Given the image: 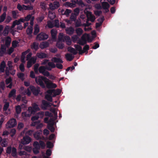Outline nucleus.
I'll return each instance as SVG.
<instances>
[{
	"mask_svg": "<svg viewBox=\"0 0 158 158\" xmlns=\"http://www.w3.org/2000/svg\"><path fill=\"white\" fill-rule=\"evenodd\" d=\"M19 42L16 40H14L12 43V46L13 48H15L19 45Z\"/></svg>",
	"mask_w": 158,
	"mask_h": 158,
	"instance_id": "nucleus-44",
	"label": "nucleus"
},
{
	"mask_svg": "<svg viewBox=\"0 0 158 158\" xmlns=\"http://www.w3.org/2000/svg\"><path fill=\"white\" fill-rule=\"evenodd\" d=\"M0 144L2 147H5L7 145V142L6 139H3L2 140Z\"/></svg>",
	"mask_w": 158,
	"mask_h": 158,
	"instance_id": "nucleus-40",
	"label": "nucleus"
},
{
	"mask_svg": "<svg viewBox=\"0 0 158 158\" xmlns=\"http://www.w3.org/2000/svg\"><path fill=\"white\" fill-rule=\"evenodd\" d=\"M33 17L32 16V15H31L29 14L27 15L26 17H25V18H23L24 20V22L25 21H29L30 19H31L32 17Z\"/></svg>",
	"mask_w": 158,
	"mask_h": 158,
	"instance_id": "nucleus-48",
	"label": "nucleus"
},
{
	"mask_svg": "<svg viewBox=\"0 0 158 158\" xmlns=\"http://www.w3.org/2000/svg\"><path fill=\"white\" fill-rule=\"evenodd\" d=\"M76 31L77 35H81L83 32L82 29L80 28L77 29L76 30Z\"/></svg>",
	"mask_w": 158,
	"mask_h": 158,
	"instance_id": "nucleus-54",
	"label": "nucleus"
},
{
	"mask_svg": "<svg viewBox=\"0 0 158 158\" xmlns=\"http://www.w3.org/2000/svg\"><path fill=\"white\" fill-rule=\"evenodd\" d=\"M48 17L51 19H53L56 17L55 13L49 11L48 14Z\"/></svg>",
	"mask_w": 158,
	"mask_h": 158,
	"instance_id": "nucleus-34",
	"label": "nucleus"
},
{
	"mask_svg": "<svg viewBox=\"0 0 158 158\" xmlns=\"http://www.w3.org/2000/svg\"><path fill=\"white\" fill-rule=\"evenodd\" d=\"M45 84L46 86L48 88H55L56 87L57 85L56 84L51 82L49 79H46Z\"/></svg>",
	"mask_w": 158,
	"mask_h": 158,
	"instance_id": "nucleus-8",
	"label": "nucleus"
},
{
	"mask_svg": "<svg viewBox=\"0 0 158 158\" xmlns=\"http://www.w3.org/2000/svg\"><path fill=\"white\" fill-rule=\"evenodd\" d=\"M29 50H28L27 51L23 52L22 53L21 57V61L23 63H25V56L27 53H28V54L27 55V60H29L30 59V58L32 54L31 53H29Z\"/></svg>",
	"mask_w": 158,
	"mask_h": 158,
	"instance_id": "nucleus-3",
	"label": "nucleus"
},
{
	"mask_svg": "<svg viewBox=\"0 0 158 158\" xmlns=\"http://www.w3.org/2000/svg\"><path fill=\"white\" fill-rule=\"evenodd\" d=\"M23 8L24 10H32L33 9V6L31 5L25 6L24 5H23Z\"/></svg>",
	"mask_w": 158,
	"mask_h": 158,
	"instance_id": "nucleus-45",
	"label": "nucleus"
},
{
	"mask_svg": "<svg viewBox=\"0 0 158 158\" xmlns=\"http://www.w3.org/2000/svg\"><path fill=\"white\" fill-rule=\"evenodd\" d=\"M11 41V39L10 37L7 36L5 38V46L6 47H8L10 45Z\"/></svg>",
	"mask_w": 158,
	"mask_h": 158,
	"instance_id": "nucleus-20",
	"label": "nucleus"
},
{
	"mask_svg": "<svg viewBox=\"0 0 158 158\" xmlns=\"http://www.w3.org/2000/svg\"><path fill=\"white\" fill-rule=\"evenodd\" d=\"M51 33L52 39L55 40L56 39V36L57 34V31L55 29H52L51 30Z\"/></svg>",
	"mask_w": 158,
	"mask_h": 158,
	"instance_id": "nucleus-24",
	"label": "nucleus"
},
{
	"mask_svg": "<svg viewBox=\"0 0 158 158\" xmlns=\"http://www.w3.org/2000/svg\"><path fill=\"white\" fill-rule=\"evenodd\" d=\"M51 60L52 62L55 63H62L63 61L62 59L60 58H57L56 57H54L52 58Z\"/></svg>",
	"mask_w": 158,
	"mask_h": 158,
	"instance_id": "nucleus-28",
	"label": "nucleus"
},
{
	"mask_svg": "<svg viewBox=\"0 0 158 158\" xmlns=\"http://www.w3.org/2000/svg\"><path fill=\"white\" fill-rule=\"evenodd\" d=\"M30 88H29L25 90L24 93V94H27L28 96L30 95L31 94V92L30 90Z\"/></svg>",
	"mask_w": 158,
	"mask_h": 158,
	"instance_id": "nucleus-61",
	"label": "nucleus"
},
{
	"mask_svg": "<svg viewBox=\"0 0 158 158\" xmlns=\"http://www.w3.org/2000/svg\"><path fill=\"white\" fill-rule=\"evenodd\" d=\"M39 44L36 42H34L31 46L32 49H34L35 51H36L38 49Z\"/></svg>",
	"mask_w": 158,
	"mask_h": 158,
	"instance_id": "nucleus-33",
	"label": "nucleus"
},
{
	"mask_svg": "<svg viewBox=\"0 0 158 158\" xmlns=\"http://www.w3.org/2000/svg\"><path fill=\"white\" fill-rule=\"evenodd\" d=\"M34 148L40 149V147L39 143L37 141L35 142L33 144Z\"/></svg>",
	"mask_w": 158,
	"mask_h": 158,
	"instance_id": "nucleus-51",
	"label": "nucleus"
},
{
	"mask_svg": "<svg viewBox=\"0 0 158 158\" xmlns=\"http://www.w3.org/2000/svg\"><path fill=\"white\" fill-rule=\"evenodd\" d=\"M65 37H64V35L62 33H60L58 37V41L64 42V41Z\"/></svg>",
	"mask_w": 158,
	"mask_h": 158,
	"instance_id": "nucleus-32",
	"label": "nucleus"
},
{
	"mask_svg": "<svg viewBox=\"0 0 158 158\" xmlns=\"http://www.w3.org/2000/svg\"><path fill=\"white\" fill-rule=\"evenodd\" d=\"M49 43L47 42H43L41 43L40 45V47L41 49L45 48L48 46Z\"/></svg>",
	"mask_w": 158,
	"mask_h": 158,
	"instance_id": "nucleus-21",
	"label": "nucleus"
},
{
	"mask_svg": "<svg viewBox=\"0 0 158 158\" xmlns=\"http://www.w3.org/2000/svg\"><path fill=\"white\" fill-rule=\"evenodd\" d=\"M10 33L13 35H15V34L16 31L15 29L14 28H12V26H11L10 28Z\"/></svg>",
	"mask_w": 158,
	"mask_h": 158,
	"instance_id": "nucleus-50",
	"label": "nucleus"
},
{
	"mask_svg": "<svg viewBox=\"0 0 158 158\" xmlns=\"http://www.w3.org/2000/svg\"><path fill=\"white\" fill-rule=\"evenodd\" d=\"M21 22H24L23 18H20L18 20H15V21H13L12 23V28H14L16 25H20Z\"/></svg>",
	"mask_w": 158,
	"mask_h": 158,
	"instance_id": "nucleus-13",
	"label": "nucleus"
},
{
	"mask_svg": "<svg viewBox=\"0 0 158 158\" xmlns=\"http://www.w3.org/2000/svg\"><path fill=\"white\" fill-rule=\"evenodd\" d=\"M64 5L66 7H73L75 6V3H70L68 2H65Z\"/></svg>",
	"mask_w": 158,
	"mask_h": 158,
	"instance_id": "nucleus-31",
	"label": "nucleus"
},
{
	"mask_svg": "<svg viewBox=\"0 0 158 158\" xmlns=\"http://www.w3.org/2000/svg\"><path fill=\"white\" fill-rule=\"evenodd\" d=\"M16 155V150L15 148H13L12 150V155L13 156H15Z\"/></svg>",
	"mask_w": 158,
	"mask_h": 158,
	"instance_id": "nucleus-62",
	"label": "nucleus"
},
{
	"mask_svg": "<svg viewBox=\"0 0 158 158\" xmlns=\"http://www.w3.org/2000/svg\"><path fill=\"white\" fill-rule=\"evenodd\" d=\"M17 125V122L15 119L12 118L10 119L6 124V128L13 127Z\"/></svg>",
	"mask_w": 158,
	"mask_h": 158,
	"instance_id": "nucleus-5",
	"label": "nucleus"
},
{
	"mask_svg": "<svg viewBox=\"0 0 158 158\" xmlns=\"http://www.w3.org/2000/svg\"><path fill=\"white\" fill-rule=\"evenodd\" d=\"M85 13L86 14L88 19L90 21L94 22L95 18L94 16L92 15L91 13L87 11V9H86L85 10Z\"/></svg>",
	"mask_w": 158,
	"mask_h": 158,
	"instance_id": "nucleus-9",
	"label": "nucleus"
},
{
	"mask_svg": "<svg viewBox=\"0 0 158 158\" xmlns=\"http://www.w3.org/2000/svg\"><path fill=\"white\" fill-rule=\"evenodd\" d=\"M82 40L84 41L83 43L81 42V41L78 42V43L81 45H83L86 43V41H87L88 42H91L92 40L90 39V36L89 34H85L82 36L81 38Z\"/></svg>",
	"mask_w": 158,
	"mask_h": 158,
	"instance_id": "nucleus-4",
	"label": "nucleus"
},
{
	"mask_svg": "<svg viewBox=\"0 0 158 158\" xmlns=\"http://www.w3.org/2000/svg\"><path fill=\"white\" fill-rule=\"evenodd\" d=\"M54 122L53 120H52L51 123L49 122L48 125V128L52 132L54 131V128L53 127V125L54 124Z\"/></svg>",
	"mask_w": 158,
	"mask_h": 158,
	"instance_id": "nucleus-19",
	"label": "nucleus"
},
{
	"mask_svg": "<svg viewBox=\"0 0 158 158\" xmlns=\"http://www.w3.org/2000/svg\"><path fill=\"white\" fill-rule=\"evenodd\" d=\"M11 79L10 77L7 79L6 80V84L7 85L9 84L7 86V87L11 88L12 87Z\"/></svg>",
	"mask_w": 158,
	"mask_h": 158,
	"instance_id": "nucleus-29",
	"label": "nucleus"
},
{
	"mask_svg": "<svg viewBox=\"0 0 158 158\" xmlns=\"http://www.w3.org/2000/svg\"><path fill=\"white\" fill-rule=\"evenodd\" d=\"M24 150H25L28 152H30L31 151L32 148L31 147L27 146H25L24 148Z\"/></svg>",
	"mask_w": 158,
	"mask_h": 158,
	"instance_id": "nucleus-63",
	"label": "nucleus"
},
{
	"mask_svg": "<svg viewBox=\"0 0 158 158\" xmlns=\"http://www.w3.org/2000/svg\"><path fill=\"white\" fill-rule=\"evenodd\" d=\"M10 31V27L8 25H6L4 27L2 32V35L4 36L7 35Z\"/></svg>",
	"mask_w": 158,
	"mask_h": 158,
	"instance_id": "nucleus-18",
	"label": "nucleus"
},
{
	"mask_svg": "<svg viewBox=\"0 0 158 158\" xmlns=\"http://www.w3.org/2000/svg\"><path fill=\"white\" fill-rule=\"evenodd\" d=\"M9 102H6L5 103L4 107L3 110H6V109H9Z\"/></svg>",
	"mask_w": 158,
	"mask_h": 158,
	"instance_id": "nucleus-58",
	"label": "nucleus"
},
{
	"mask_svg": "<svg viewBox=\"0 0 158 158\" xmlns=\"http://www.w3.org/2000/svg\"><path fill=\"white\" fill-rule=\"evenodd\" d=\"M102 6L103 8L105 10L106 12H107L109 11L108 9L109 8L110 6L108 3L106 2H102Z\"/></svg>",
	"mask_w": 158,
	"mask_h": 158,
	"instance_id": "nucleus-23",
	"label": "nucleus"
},
{
	"mask_svg": "<svg viewBox=\"0 0 158 158\" xmlns=\"http://www.w3.org/2000/svg\"><path fill=\"white\" fill-rule=\"evenodd\" d=\"M45 76L48 77L49 79L52 80H55L56 78V77L54 75L50 74L49 73L48 75Z\"/></svg>",
	"mask_w": 158,
	"mask_h": 158,
	"instance_id": "nucleus-52",
	"label": "nucleus"
},
{
	"mask_svg": "<svg viewBox=\"0 0 158 158\" xmlns=\"http://www.w3.org/2000/svg\"><path fill=\"white\" fill-rule=\"evenodd\" d=\"M16 90L15 89H12L10 92V93L9 95V97H15V95L16 94Z\"/></svg>",
	"mask_w": 158,
	"mask_h": 158,
	"instance_id": "nucleus-43",
	"label": "nucleus"
},
{
	"mask_svg": "<svg viewBox=\"0 0 158 158\" xmlns=\"http://www.w3.org/2000/svg\"><path fill=\"white\" fill-rule=\"evenodd\" d=\"M40 110V108L35 103H33L31 106L28 108V110L26 112L22 113L23 118L26 119L27 118L30 117L32 114H35L36 112Z\"/></svg>",
	"mask_w": 158,
	"mask_h": 158,
	"instance_id": "nucleus-1",
	"label": "nucleus"
},
{
	"mask_svg": "<svg viewBox=\"0 0 158 158\" xmlns=\"http://www.w3.org/2000/svg\"><path fill=\"white\" fill-rule=\"evenodd\" d=\"M6 16V12H4L0 17V22H3L5 19Z\"/></svg>",
	"mask_w": 158,
	"mask_h": 158,
	"instance_id": "nucleus-41",
	"label": "nucleus"
},
{
	"mask_svg": "<svg viewBox=\"0 0 158 158\" xmlns=\"http://www.w3.org/2000/svg\"><path fill=\"white\" fill-rule=\"evenodd\" d=\"M39 66V65L38 64H36L34 65V70L36 73H38V69Z\"/></svg>",
	"mask_w": 158,
	"mask_h": 158,
	"instance_id": "nucleus-57",
	"label": "nucleus"
},
{
	"mask_svg": "<svg viewBox=\"0 0 158 158\" xmlns=\"http://www.w3.org/2000/svg\"><path fill=\"white\" fill-rule=\"evenodd\" d=\"M62 41H58L57 43L56 46L60 49H62L64 47V44L61 43Z\"/></svg>",
	"mask_w": 158,
	"mask_h": 158,
	"instance_id": "nucleus-36",
	"label": "nucleus"
},
{
	"mask_svg": "<svg viewBox=\"0 0 158 158\" xmlns=\"http://www.w3.org/2000/svg\"><path fill=\"white\" fill-rule=\"evenodd\" d=\"M66 33L69 35L72 34L74 31V29L72 27L67 28L66 30Z\"/></svg>",
	"mask_w": 158,
	"mask_h": 158,
	"instance_id": "nucleus-30",
	"label": "nucleus"
},
{
	"mask_svg": "<svg viewBox=\"0 0 158 158\" xmlns=\"http://www.w3.org/2000/svg\"><path fill=\"white\" fill-rule=\"evenodd\" d=\"M51 106V104L48 103L46 101L43 100L42 101V104L41 105V108L44 110H46L48 107L50 106Z\"/></svg>",
	"mask_w": 158,
	"mask_h": 158,
	"instance_id": "nucleus-16",
	"label": "nucleus"
},
{
	"mask_svg": "<svg viewBox=\"0 0 158 158\" xmlns=\"http://www.w3.org/2000/svg\"><path fill=\"white\" fill-rule=\"evenodd\" d=\"M66 59L69 61H71L73 60V56L71 54H67L65 55Z\"/></svg>",
	"mask_w": 158,
	"mask_h": 158,
	"instance_id": "nucleus-42",
	"label": "nucleus"
},
{
	"mask_svg": "<svg viewBox=\"0 0 158 158\" xmlns=\"http://www.w3.org/2000/svg\"><path fill=\"white\" fill-rule=\"evenodd\" d=\"M48 67L51 68V69L56 67V65L53 62H48Z\"/></svg>",
	"mask_w": 158,
	"mask_h": 158,
	"instance_id": "nucleus-47",
	"label": "nucleus"
},
{
	"mask_svg": "<svg viewBox=\"0 0 158 158\" xmlns=\"http://www.w3.org/2000/svg\"><path fill=\"white\" fill-rule=\"evenodd\" d=\"M30 89L32 91L33 94L35 95H37L39 93L40 88L39 87L36 88L33 86H31L29 87Z\"/></svg>",
	"mask_w": 158,
	"mask_h": 158,
	"instance_id": "nucleus-12",
	"label": "nucleus"
},
{
	"mask_svg": "<svg viewBox=\"0 0 158 158\" xmlns=\"http://www.w3.org/2000/svg\"><path fill=\"white\" fill-rule=\"evenodd\" d=\"M74 46L76 49L79 51V54H81L83 53L82 48L81 46L78 45H75Z\"/></svg>",
	"mask_w": 158,
	"mask_h": 158,
	"instance_id": "nucleus-35",
	"label": "nucleus"
},
{
	"mask_svg": "<svg viewBox=\"0 0 158 158\" xmlns=\"http://www.w3.org/2000/svg\"><path fill=\"white\" fill-rule=\"evenodd\" d=\"M18 12L17 11H13L12 12V15L13 18H16L17 17V14Z\"/></svg>",
	"mask_w": 158,
	"mask_h": 158,
	"instance_id": "nucleus-60",
	"label": "nucleus"
},
{
	"mask_svg": "<svg viewBox=\"0 0 158 158\" xmlns=\"http://www.w3.org/2000/svg\"><path fill=\"white\" fill-rule=\"evenodd\" d=\"M46 79H47L46 77L40 76L35 78V81L37 84L40 85L42 88H44L45 85L43 81H44L45 83Z\"/></svg>",
	"mask_w": 158,
	"mask_h": 158,
	"instance_id": "nucleus-2",
	"label": "nucleus"
},
{
	"mask_svg": "<svg viewBox=\"0 0 158 158\" xmlns=\"http://www.w3.org/2000/svg\"><path fill=\"white\" fill-rule=\"evenodd\" d=\"M40 31V28L39 26L36 24L34 27V33L35 35L37 34Z\"/></svg>",
	"mask_w": 158,
	"mask_h": 158,
	"instance_id": "nucleus-37",
	"label": "nucleus"
},
{
	"mask_svg": "<svg viewBox=\"0 0 158 158\" xmlns=\"http://www.w3.org/2000/svg\"><path fill=\"white\" fill-rule=\"evenodd\" d=\"M6 67V63L4 61L1 62L0 65V72L3 73L5 71V68Z\"/></svg>",
	"mask_w": 158,
	"mask_h": 158,
	"instance_id": "nucleus-25",
	"label": "nucleus"
},
{
	"mask_svg": "<svg viewBox=\"0 0 158 158\" xmlns=\"http://www.w3.org/2000/svg\"><path fill=\"white\" fill-rule=\"evenodd\" d=\"M17 76L18 77L21 79L22 81H23L25 79V76L23 73H18L17 74Z\"/></svg>",
	"mask_w": 158,
	"mask_h": 158,
	"instance_id": "nucleus-49",
	"label": "nucleus"
},
{
	"mask_svg": "<svg viewBox=\"0 0 158 158\" xmlns=\"http://www.w3.org/2000/svg\"><path fill=\"white\" fill-rule=\"evenodd\" d=\"M52 91L51 90H49L45 93V98L50 102L52 101V97L53 96V94H52Z\"/></svg>",
	"mask_w": 158,
	"mask_h": 158,
	"instance_id": "nucleus-10",
	"label": "nucleus"
},
{
	"mask_svg": "<svg viewBox=\"0 0 158 158\" xmlns=\"http://www.w3.org/2000/svg\"><path fill=\"white\" fill-rule=\"evenodd\" d=\"M60 6V4L59 2L55 1L53 3H51L49 5V8L51 10H54Z\"/></svg>",
	"mask_w": 158,
	"mask_h": 158,
	"instance_id": "nucleus-11",
	"label": "nucleus"
},
{
	"mask_svg": "<svg viewBox=\"0 0 158 158\" xmlns=\"http://www.w3.org/2000/svg\"><path fill=\"white\" fill-rule=\"evenodd\" d=\"M31 139L28 136L24 137L21 140V143L23 144H26L29 143L31 141Z\"/></svg>",
	"mask_w": 158,
	"mask_h": 158,
	"instance_id": "nucleus-14",
	"label": "nucleus"
},
{
	"mask_svg": "<svg viewBox=\"0 0 158 158\" xmlns=\"http://www.w3.org/2000/svg\"><path fill=\"white\" fill-rule=\"evenodd\" d=\"M46 69L48 70H51V68H48V66H46L45 67L41 66L39 68V71L40 73H42L44 76H48L49 74V72L46 71Z\"/></svg>",
	"mask_w": 158,
	"mask_h": 158,
	"instance_id": "nucleus-6",
	"label": "nucleus"
},
{
	"mask_svg": "<svg viewBox=\"0 0 158 158\" xmlns=\"http://www.w3.org/2000/svg\"><path fill=\"white\" fill-rule=\"evenodd\" d=\"M15 110L17 114H19L21 112V108L19 106H17L16 107Z\"/></svg>",
	"mask_w": 158,
	"mask_h": 158,
	"instance_id": "nucleus-55",
	"label": "nucleus"
},
{
	"mask_svg": "<svg viewBox=\"0 0 158 158\" xmlns=\"http://www.w3.org/2000/svg\"><path fill=\"white\" fill-rule=\"evenodd\" d=\"M65 40L66 41V44L68 45H70L71 44V41L70 38L68 36L65 37Z\"/></svg>",
	"mask_w": 158,
	"mask_h": 158,
	"instance_id": "nucleus-39",
	"label": "nucleus"
},
{
	"mask_svg": "<svg viewBox=\"0 0 158 158\" xmlns=\"http://www.w3.org/2000/svg\"><path fill=\"white\" fill-rule=\"evenodd\" d=\"M47 26L49 28H52L54 26V24L50 21H48V22Z\"/></svg>",
	"mask_w": 158,
	"mask_h": 158,
	"instance_id": "nucleus-59",
	"label": "nucleus"
},
{
	"mask_svg": "<svg viewBox=\"0 0 158 158\" xmlns=\"http://www.w3.org/2000/svg\"><path fill=\"white\" fill-rule=\"evenodd\" d=\"M36 60V58L35 57H33L31 58L27 62V67L28 68L31 67L32 64L35 62Z\"/></svg>",
	"mask_w": 158,
	"mask_h": 158,
	"instance_id": "nucleus-15",
	"label": "nucleus"
},
{
	"mask_svg": "<svg viewBox=\"0 0 158 158\" xmlns=\"http://www.w3.org/2000/svg\"><path fill=\"white\" fill-rule=\"evenodd\" d=\"M33 27L32 26H29L27 30V34L30 35H31L32 32Z\"/></svg>",
	"mask_w": 158,
	"mask_h": 158,
	"instance_id": "nucleus-38",
	"label": "nucleus"
},
{
	"mask_svg": "<svg viewBox=\"0 0 158 158\" xmlns=\"http://www.w3.org/2000/svg\"><path fill=\"white\" fill-rule=\"evenodd\" d=\"M42 131H40L35 133L34 134V138L36 139H39L41 138V135H42Z\"/></svg>",
	"mask_w": 158,
	"mask_h": 158,
	"instance_id": "nucleus-22",
	"label": "nucleus"
},
{
	"mask_svg": "<svg viewBox=\"0 0 158 158\" xmlns=\"http://www.w3.org/2000/svg\"><path fill=\"white\" fill-rule=\"evenodd\" d=\"M54 26L56 27H59V21L57 20H55L53 24Z\"/></svg>",
	"mask_w": 158,
	"mask_h": 158,
	"instance_id": "nucleus-56",
	"label": "nucleus"
},
{
	"mask_svg": "<svg viewBox=\"0 0 158 158\" xmlns=\"http://www.w3.org/2000/svg\"><path fill=\"white\" fill-rule=\"evenodd\" d=\"M37 56L40 58H44L47 56V54L43 52H40L37 54Z\"/></svg>",
	"mask_w": 158,
	"mask_h": 158,
	"instance_id": "nucleus-27",
	"label": "nucleus"
},
{
	"mask_svg": "<svg viewBox=\"0 0 158 158\" xmlns=\"http://www.w3.org/2000/svg\"><path fill=\"white\" fill-rule=\"evenodd\" d=\"M51 90L52 91V93L53 94V97H54L59 94L61 92V90L59 89H57L56 90Z\"/></svg>",
	"mask_w": 158,
	"mask_h": 158,
	"instance_id": "nucleus-26",
	"label": "nucleus"
},
{
	"mask_svg": "<svg viewBox=\"0 0 158 158\" xmlns=\"http://www.w3.org/2000/svg\"><path fill=\"white\" fill-rule=\"evenodd\" d=\"M48 36V35L44 33H41L38 34L36 37V39L39 40H44L47 39Z\"/></svg>",
	"mask_w": 158,
	"mask_h": 158,
	"instance_id": "nucleus-7",
	"label": "nucleus"
},
{
	"mask_svg": "<svg viewBox=\"0 0 158 158\" xmlns=\"http://www.w3.org/2000/svg\"><path fill=\"white\" fill-rule=\"evenodd\" d=\"M39 118V117L37 116V114L36 115L33 116L32 117L31 120L32 122L31 125L32 126H35L36 124L37 123H38V121L36 122L35 121L37 120Z\"/></svg>",
	"mask_w": 158,
	"mask_h": 158,
	"instance_id": "nucleus-17",
	"label": "nucleus"
},
{
	"mask_svg": "<svg viewBox=\"0 0 158 158\" xmlns=\"http://www.w3.org/2000/svg\"><path fill=\"white\" fill-rule=\"evenodd\" d=\"M23 5H20L19 4H18L17 6V8L20 11H23V10H24V9L23 8Z\"/></svg>",
	"mask_w": 158,
	"mask_h": 158,
	"instance_id": "nucleus-53",
	"label": "nucleus"
},
{
	"mask_svg": "<svg viewBox=\"0 0 158 158\" xmlns=\"http://www.w3.org/2000/svg\"><path fill=\"white\" fill-rule=\"evenodd\" d=\"M68 50L69 52H70L74 54H76L77 53V52L75 50L74 48L71 47H69L68 48Z\"/></svg>",
	"mask_w": 158,
	"mask_h": 158,
	"instance_id": "nucleus-46",
	"label": "nucleus"
},
{
	"mask_svg": "<svg viewBox=\"0 0 158 158\" xmlns=\"http://www.w3.org/2000/svg\"><path fill=\"white\" fill-rule=\"evenodd\" d=\"M11 20L12 18L10 16H7L5 21V22L6 23H8Z\"/></svg>",
	"mask_w": 158,
	"mask_h": 158,
	"instance_id": "nucleus-64",
	"label": "nucleus"
}]
</instances>
